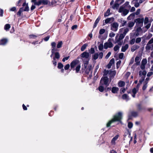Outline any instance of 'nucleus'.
<instances>
[{
    "mask_svg": "<svg viewBox=\"0 0 153 153\" xmlns=\"http://www.w3.org/2000/svg\"><path fill=\"white\" fill-rule=\"evenodd\" d=\"M122 98L123 99L127 100H129L128 97V96L126 94H125L123 95Z\"/></svg>",
    "mask_w": 153,
    "mask_h": 153,
    "instance_id": "nucleus-34",
    "label": "nucleus"
},
{
    "mask_svg": "<svg viewBox=\"0 0 153 153\" xmlns=\"http://www.w3.org/2000/svg\"><path fill=\"white\" fill-rule=\"evenodd\" d=\"M146 74V72L145 71H140L139 72V75L141 76H145Z\"/></svg>",
    "mask_w": 153,
    "mask_h": 153,
    "instance_id": "nucleus-29",
    "label": "nucleus"
},
{
    "mask_svg": "<svg viewBox=\"0 0 153 153\" xmlns=\"http://www.w3.org/2000/svg\"><path fill=\"white\" fill-rule=\"evenodd\" d=\"M135 23V21H134V22H131V21L129 22L128 23V27L130 28H131L132 27H133L134 26Z\"/></svg>",
    "mask_w": 153,
    "mask_h": 153,
    "instance_id": "nucleus-25",
    "label": "nucleus"
},
{
    "mask_svg": "<svg viewBox=\"0 0 153 153\" xmlns=\"http://www.w3.org/2000/svg\"><path fill=\"white\" fill-rule=\"evenodd\" d=\"M95 52L94 49L92 48H91L90 50V52L92 54L94 53Z\"/></svg>",
    "mask_w": 153,
    "mask_h": 153,
    "instance_id": "nucleus-62",
    "label": "nucleus"
},
{
    "mask_svg": "<svg viewBox=\"0 0 153 153\" xmlns=\"http://www.w3.org/2000/svg\"><path fill=\"white\" fill-rule=\"evenodd\" d=\"M147 82H146V83L143 85V90H145L147 87Z\"/></svg>",
    "mask_w": 153,
    "mask_h": 153,
    "instance_id": "nucleus-59",
    "label": "nucleus"
},
{
    "mask_svg": "<svg viewBox=\"0 0 153 153\" xmlns=\"http://www.w3.org/2000/svg\"><path fill=\"white\" fill-rule=\"evenodd\" d=\"M114 58L112 59L110 61L109 63L107 65V67L108 68H110L112 65L114 63Z\"/></svg>",
    "mask_w": 153,
    "mask_h": 153,
    "instance_id": "nucleus-15",
    "label": "nucleus"
},
{
    "mask_svg": "<svg viewBox=\"0 0 153 153\" xmlns=\"http://www.w3.org/2000/svg\"><path fill=\"white\" fill-rule=\"evenodd\" d=\"M105 32V30L103 29H101L99 31V34L102 35Z\"/></svg>",
    "mask_w": 153,
    "mask_h": 153,
    "instance_id": "nucleus-44",
    "label": "nucleus"
},
{
    "mask_svg": "<svg viewBox=\"0 0 153 153\" xmlns=\"http://www.w3.org/2000/svg\"><path fill=\"white\" fill-rule=\"evenodd\" d=\"M124 2V0H116L114 4L112 6L114 9H117L119 5Z\"/></svg>",
    "mask_w": 153,
    "mask_h": 153,
    "instance_id": "nucleus-9",
    "label": "nucleus"
},
{
    "mask_svg": "<svg viewBox=\"0 0 153 153\" xmlns=\"http://www.w3.org/2000/svg\"><path fill=\"white\" fill-rule=\"evenodd\" d=\"M62 41H60L58 42V44L57 45V48H61L62 47Z\"/></svg>",
    "mask_w": 153,
    "mask_h": 153,
    "instance_id": "nucleus-36",
    "label": "nucleus"
},
{
    "mask_svg": "<svg viewBox=\"0 0 153 153\" xmlns=\"http://www.w3.org/2000/svg\"><path fill=\"white\" fill-rule=\"evenodd\" d=\"M108 84L109 80L107 77L105 76L101 79L100 82V85H108Z\"/></svg>",
    "mask_w": 153,
    "mask_h": 153,
    "instance_id": "nucleus-6",
    "label": "nucleus"
},
{
    "mask_svg": "<svg viewBox=\"0 0 153 153\" xmlns=\"http://www.w3.org/2000/svg\"><path fill=\"white\" fill-rule=\"evenodd\" d=\"M80 67L81 66L80 64H78L77 65L76 68V73H78L79 71Z\"/></svg>",
    "mask_w": 153,
    "mask_h": 153,
    "instance_id": "nucleus-38",
    "label": "nucleus"
},
{
    "mask_svg": "<svg viewBox=\"0 0 153 153\" xmlns=\"http://www.w3.org/2000/svg\"><path fill=\"white\" fill-rule=\"evenodd\" d=\"M139 47L137 45H134L131 48V51L132 52H134L135 50L138 49Z\"/></svg>",
    "mask_w": 153,
    "mask_h": 153,
    "instance_id": "nucleus-26",
    "label": "nucleus"
},
{
    "mask_svg": "<svg viewBox=\"0 0 153 153\" xmlns=\"http://www.w3.org/2000/svg\"><path fill=\"white\" fill-rule=\"evenodd\" d=\"M128 44H126L124 46H123L122 48L121 51L122 52H125L128 49Z\"/></svg>",
    "mask_w": 153,
    "mask_h": 153,
    "instance_id": "nucleus-24",
    "label": "nucleus"
},
{
    "mask_svg": "<svg viewBox=\"0 0 153 153\" xmlns=\"http://www.w3.org/2000/svg\"><path fill=\"white\" fill-rule=\"evenodd\" d=\"M30 38L31 39H35L37 37V36L34 35H30L29 36Z\"/></svg>",
    "mask_w": 153,
    "mask_h": 153,
    "instance_id": "nucleus-52",
    "label": "nucleus"
},
{
    "mask_svg": "<svg viewBox=\"0 0 153 153\" xmlns=\"http://www.w3.org/2000/svg\"><path fill=\"white\" fill-rule=\"evenodd\" d=\"M147 63V60L146 59H143L142 61V64L143 65H145Z\"/></svg>",
    "mask_w": 153,
    "mask_h": 153,
    "instance_id": "nucleus-47",
    "label": "nucleus"
},
{
    "mask_svg": "<svg viewBox=\"0 0 153 153\" xmlns=\"http://www.w3.org/2000/svg\"><path fill=\"white\" fill-rule=\"evenodd\" d=\"M112 39H109L107 42L105 43L104 44V48L105 49H107L108 48H111L113 46V44L111 42Z\"/></svg>",
    "mask_w": 153,
    "mask_h": 153,
    "instance_id": "nucleus-4",
    "label": "nucleus"
},
{
    "mask_svg": "<svg viewBox=\"0 0 153 153\" xmlns=\"http://www.w3.org/2000/svg\"><path fill=\"white\" fill-rule=\"evenodd\" d=\"M115 36V34L113 32H111L109 34V36L110 37L112 38L114 37Z\"/></svg>",
    "mask_w": 153,
    "mask_h": 153,
    "instance_id": "nucleus-45",
    "label": "nucleus"
},
{
    "mask_svg": "<svg viewBox=\"0 0 153 153\" xmlns=\"http://www.w3.org/2000/svg\"><path fill=\"white\" fill-rule=\"evenodd\" d=\"M63 65L61 63H59L58 64V68L59 69H61L63 68Z\"/></svg>",
    "mask_w": 153,
    "mask_h": 153,
    "instance_id": "nucleus-42",
    "label": "nucleus"
},
{
    "mask_svg": "<svg viewBox=\"0 0 153 153\" xmlns=\"http://www.w3.org/2000/svg\"><path fill=\"white\" fill-rule=\"evenodd\" d=\"M119 90V88L117 87H113L111 90L112 92L114 94L117 93Z\"/></svg>",
    "mask_w": 153,
    "mask_h": 153,
    "instance_id": "nucleus-18",
    "label": "nucleus"
},
{
    "mask_svg": "<svg viewBox=\"0 0 153 153\" xmlns=\"http://www.w3.org/2000/svg\"><path fill=\"white\" fill-rule=\"evenodd\" d=\"M56 44L55 42H53L51 43V52L52 54L51 56V57L52 56L53 54H54L55 56L53 58H55V59H59L60 57V55L59 53L58 52L55 53V51H57V50L56 48Z\"/></svg>",
    "mask_w": 153,
    "mask_h": 153,
    "instance_id": "nucleus-2",
    "label": "nucleus"
},
{
    "mask_svg": "<svg viewBox=\"0 0 153 153\" xmlns=\"http://www.w3.org/2000/svg\"><path fill=\"white\" fill-rule=\"evenodd\" d=\"M50 1L48 0H40L37 2H35V4L39 6L42 4L44 5H47L50 4Z\"/></svg>",
    "mask_w": 153,
    "mask_h": 153,
    "instance_id": "nucleus-5",
    "label": "nucleus"
},
{
    "mask_svg": "<svg viewBox=\"0 0 153 153\" xmlns=\"http://www.w3.org/2000/svg\"><path fill=\"white\" fill-rule=\"evenodd\" d=\"M98 57V53H95L93 56V58L96 60L97 59Z\"/></svg>",
    "mask_w": 153,
    "mask_h": 153,
    "instance_id": "nucleus-39",
    "label": "nucleus"
},
{
    "mask_svg": "<svg viewBox=\"0 0 153 153\" xmlns=\"http://www.w3.org/2000/svg\"><path fill=\"white\" fill-rule=\"evenodd\" d=\"M100 86L99 87V90L100 91V92H102L104 90V88L103 86H101V85H100Z\"/></svg>",
    "mask_w": 153,
    "mask_h": 153,
    "instance_id": "nucleus-46",
    "label": "nucleus"
},
{
    "mask_svg": "<svg viewBox=\"0 0 153 153\" xmlns=\"http://www.w3.org/2000/svg\"><path fill=\"white\" fill-rule=\"evenodd\" d=\"M82 60L84 63V66L85 69L88 66V64L89 60H84L82 59Z\"/></svg>",
    "mask_w": 153,
    "mask_h": 153,
    "instance_id": "nucleus-19",
    "label": "nucleus"
},
{
    "mask_svg": "<svg viewBox=\"0 0 153 153\" xmlns=\"http://www.w3.org/2000/svg\"><path fill=\"white\" fill-rule=\"evenodd\" d=\"M125 82L122 81H120L118 83V85L120 87H123L125 85Z\"/></svg>",
    "mask_w": 153,
    "mask_h": 153,
    "instance_id": "nucleus-28",
    "label": "nucleus"
},
{
    "mask_svg": "<svg viewBox=\"0 0 153 153\" xmlns=\"http://www.w3.org/2000/svg\"><path fill=\"white\" fill-rule=\"evenodd\" d=\"M121 23L122 26H124L127 23L126 21L124 20L122 21V20H121Z\"/></svg>",
    "mask_w": 153,
    "mask_h": 153,
    "instance_id": "nucleus-49",
    "label": "nucleus"
},
{
    "mask_svg": "<svg viewBox=\"0 0 153 153\" xmlns=\"http://www.w3.org/2000/svg\"><path fill=\"white\" fill-rule=\"evenodd\" d=\"M144 24L146 25V28L148 29L151 26V23L149 21V19L148 17H146L144 20Z\"/></svg>",
    "mask_w": 153,
    "mask_h": 153,
    "instance_id": "nucleus-11",
    "label": "nucleus"
},
{
    "mask_svg": "<svg viewBox=\"0 0 153 153\" xmlns=\"http://www.w3.org/2000/svg\"><path fill=\"white\" fill-rule=\"evenodd\" d=\"M22 6L23 7H25V8L24 10V11H28L29 10V8L28 7V4H26V2H24L22 5Z\"/></svg>",
    "mask_w": 153,
    "mask_h": 153,
    "instance_id": "nucleus-17",
    "label": "nucleus"
},
{
    "mask_svg": "<svg viewBox=\"0 0 153 153\" xmlns=\"http://www.w3.org/2000/svg\"><path fill=\"white\" fill-rule=\"evenodd\" d=\"M70 67V65L69 64L66 65L65 66L64 68L65 70H68Z\"/></svg>",
    "mask_w": 153,
    "mask_h": 153,
    "instance_id": "nucleus-55",
    "label": "nucleus"
},
{
    "mask_svg": "<svg viewBox=\"0 0 153 153\" xmlns=\"http://www.w3.org/2000/svg\"><path fill=\"white\" fill-rule=\"evenodd\" d=\"M129 31V29L127 28H123L120 29V32L125 36Z\"/></svg>",
    "mask_w": 153,
    "mask_h": 153,
    "instance_id": "nucleus-12",
    "label": "nucleus"
},
{
    "mask_svg": "<svg viewBox=\"0 0 153 153\" xmlns=\"http://www.w3.org/2000/svg\"><path fill=\"white\" fill-rule=\"evenodd\" d=\"M138 91V89H137L136 88H134L132 89V93L133 94L132 95L133 97H135V95Z\"/></svg>",
    "mask_w": 153,
    "mask_h": 153,
    "instance_id": "nucleus-21",
    "label": "nucleus"
},
{
    "mask_svg": "<svg viewBox=\"0 0 153 153\" xmlns=\"http://www.w3.org/2000/svg\"><path fill=\"white\" fill-rule=\"evenodd\" d=\"M121 61L120 60H119L118 61L117 63V68L119 67L120 66V65L121 63Z\"/></svg>",
    "mask_w": 153,
    "mask_h": 153,
    "instance_id": "nucleus-48",
    "label": "nucleus"
},
{
    "mask_svg": "<svg viewBox=\"0 0 153 153\" xmlns=\"http://www.w3.org/2000/svg\"><path fill=\"white\" fill-rule=\"evenodd\" d=\"M114 21V18L111 17L108 18L105 20V23L107 24L108 23H111Z\"/></svg>",
    "mask_w": 153,
    "mask_h": 153,
    "instance_id": "nucleus-16",
    "label": "nucleus"
},
{
    "mask_svg": "<svg viewBox=\"0 0 153 153\" xmlns=\"http://www.w3.org/2000/svg\"><path fill=\"white\" fill-rule=\"evenodd\" d=\"M141 38H137L136 39V43H139L141 41Z\"/></svg>",
    "mask_w": 153,
    "mask_h": 153,
    "instance_id": "nucleus-51",
    "label": "nucleus"
},
{
    "mask_svg": "<svg viewBox=\"0 0 153 153\" xmlns=\"http://www.w3.org/2000/svg\"><path fill=\"white\" fill-rule=\"evenodd\" d=\"M140 61V58L138 56H136L135 58V61L136 62V64L137 65H139Z\"/></svg>",
    "mask_w": 153,
    "mask_h": 153,
    "instance_id": "nucleus-22",
    "label": "nucleus"
},
{
    "mask_svg": "<svg viewBox=\"0 0 153 153\" xmlns=\"http://www.w3.org/2000/svg\"><path fill=\"white\" fill-rule=\"evenodd\" d=\"M152 47V45L150 44H147L146 45V50L147 51H149L150 50Z\"/></svg>",
    "mask_w": 153,
    "mask_h": 153,
    "instance_id": "nucleus-33",
    "label": "nucleus"
},
{
    "mask_svg": "<svg viewBox=\"0 0 153 153\" xmlns=\"http://www.w3.org/2000/svg\"><path fill=\"white\" fill-rule=\"evenodd\" d=\"M124 57V53H120L119 56V58L120 59H122Z\"/></svg>",
    "mask_w": 153,
    "mask_h": 153,
    "instance_id": "nucleus-50",
    "label": "nucleus"
},
{
    "mask_svg": "<svg viewBox=\"0 0 153 153\" xmlns=\"http://www.w3.org/2000/svg\"><path fill=\"white\" fill-rule=\"evenodd\" d=\"M92 69V67L91 66H88V69L87 68L85 71V72L87 74H88L89 72L90 71H91Z\"/></svg>",
    "mask_w": 153,
    "mask_h": 153,
    "instance_id": "nucleus-32",
    "label": "nucleus"
},
{
    "mask_svg": "<svg viewBox=\"0 0 153 153\" xmlns=\"http://www.w3.org/2000/svg\"><path fill=\"white\" fill-rule=\"evenodd\" d=\"M111 53L110 52H108V54L106 55L105 56V58L106 59H108L111 55Z\"/></svg>",
    "mask_w": 153,
    "mask_h": 153,
    "instance_id": "nucleus-61",
    "label": "nucleus"
},
{
    "mask_svg": "<svg viewBox=\"0 0 153 153\" xmlns=\"http://www.w3.org/2000/svg\"><path fill=\"white\" fill-rule=\"evenodd\" d=\"M125 36L122 33L120 35L118 39H117V36L115 37L116 42L118 43L119 45H121L122 44V42H120V41L122 40L125 37Z\"/></svg>",
    "mask_w": 153,
    "mask_h": 153,
    "instance_id": "nucleus-8",
    "label": "nucleus"
},
{
    "mask_svg": "<svg viewBox=\"0 0 153 153\" xmlns=\"http://www.w3.org/2000/svg\"><path fill=\"white\" fill-rule=\"evenodd\" d=\"M103 56V53L102 52H100L98 54V56L99 57V58L100 59H101L102 58Z\"/></svg>",
    "mask_w": 153,
    "mask_h": 153,
    "instance_id": "nucleus-53",
    "label": "nucleus"
},
{
    "mask_svg": "<svg viewBox=\"0 0 153 153\" xmlns=\"http://www.w3.org/2000/svg\"><path fill=\"white\" fill-rule=\"evenodd\" d=\"M88 46V44H85L83 45L81 48V50L82 51H83L86 49L87 47Z\"/></svg>",
    "mask_w": 153,
    "mask_h": 153,
    "instance_id": "nucleus-31",
    "label": "nucleus"
},
{
    "mask_svg": "<svg viewBox=\"0 0 153 153\" xmlns=\"http://www.w3.org/2000/svg\"><path fill=\"white\" fill-rule=\"evenodd\" d=\"M7 39H2L0 41V45H4L7 43Z\"/></svg>",
    "mask_w": 153,
    "mask_h": 153,
    "instance_id": "nucleus-20",
    "label": "nucleus"
},
{
    "mask_svg": "<svg viewBox=\"0 0 153 153\" xmlns=\"http://www.w3.org/2000/svg\"><path fill=\"white\" fill-rule=\"evenodd\" d=\"M120 48V46L119 45H116L114 48V50L115 51H117L119 50Z\"/></svg>",
    "mask_w": 153,
    "mask_h": 153,
    "instance_id": "nucleus-40",
    "label": "nucleus"
},
{
    "mask_svg": "<svg viewBox=\"0 0 153 153\" xmlns=\"http://www.w3.org/2000/svg\"><path fill=\"white\" fill-rule=\"evenodd\" d=\"M119 25L117 22H114L111 25V30L116 31L118 29Z\"/></svg>",
    "mask_w": 153,
    "mask_h": 153,
    "instance_id": "nucleus-10",
    "label": "nucleus"
},
{
    "mask_svg": "<svg viewBox=\"0 0 153 153\" xmlns=\"http://www.w3.org/2000/svg\"><path fill=\"white\" fill-rule=\"evenodd\" d=\"M53 64L56 66V60L55 58H53Z\"/></svg>",
    "mask_w": 153,
    "mask_h": 153,
    "instance_id": "nucleus-58",
    "label": "nucleus"
},
{
    "mask_svg": "<svg viewBox=\"0 0 153 153\" xmlns=\"http://www.w3.org/2000/svg\"><path fill=\"white\" fill-rule=\"evenodd\" d=\"M10 27V25L9 24H7L5 25L4 29L5 30L7 31L8 30Z\"/></svg>",
    "mask_w": 153,
    "mask_h": 153,
    "instance_id": "nucleus-35",
    "label": "nucleus"
},
{
    "mask_svg": "<svg viewBox=\"0 0 153 153\" xmlns=\"http://www.w3.org/2000/svg\"><path fill=\"white\" fill-rule=\"evenodd\" d=\"M103 48V46L102 44H100L99 45V46H98V48L99 49L100 51L102 50Z\"/></svg>",
    "mask_w": 153,
    "mask_h": 153,
    "instance_id": "nucleus-41",
    "label": "nucleus"
},
{
    "mask_svg": "<svg viewBox=\"0 0 153 153\" xmlns=\"http://www.w3.org/2000/svg\"><path fill=\"white\" fill-rule=\"evenodd\" d=\"M24 11V9H23V7H21V8L19 11H18V12L17 13V15H19V16H21V13L23 11Z\"/></svg>",
    "mask_w": 153,
    "mask_h": 153,
    "instance_id": "nucleus-30",
    "label": "nucleus"
},
{
    "mask_svg": "<svg viewBox=\"0 0 153 153\" xmlns=\"http://www.w3.org/2000/svg\"><path fill=\"white\" fill-rule=\"evenodd\" d=\"M135 14L134 13L131 14L127 18V19L128 20H130L134 18Z\"/></svg>",
    "mask_w": 153,
    "mask_h": 153,
    "instance_id": "nucleus-27",
    "label": "nucleus"
},
{
    "mask_svg": "<svg viewBox=\"0 0 153 153\" xmlns=\"http://www.w3.org/2000/svg\"><path fill=\"white\" fill-rule=\"evenodd\" d=\"M153 43V39L152 38L148 42V44L151 45Z\"/></svg>",
    "mask_w": 153,
    "mask_h": 153,
    "instance_id": "nucleus-64",
    "label": "nucleus"
},
{
    "mask_svg": "<svg viewBox=\"0 0 153 153\" xmlns=\"http://www.w3.org/2000/svg\"><path fill=\"white\" fill-rule=\"evenodd\" d=\"M16 9V8L15 7H13L11 8L10 10V11H15Z\"/></svg>",
    "mask_w": 153,
    "mask_h": 153,
    "instance_id": "nucleus-63",
    "label": "nucleus"
},
{
    "mask_svg": "<svg viewBox=\"0 0 153 153\" xmlns=\"http://www.w3.org/2000/svg\"><path fill=\"white\" fill-rule=\"evenodd\" d=\"M79 63V61L78 60H74L73 61L71 64V69L74 68Z\"/></svg>",
    "mask_w": 153,
    "mask_h": 153,
    "instance_id": "nucleus-13",
    "label": "nucleus"
},
{
    "mask_svg": "<svg viewBox=\"0 0 153 153\" xmlns=\"http://www.w3.org/2000/svg\"><path fill=\"white\" fill-rule=\"evenodd\" d=\"M118 135H116L114 138H113L111 141V143L112 144H115V141L118 138Z\"/></svg>",
    "mask_w": 153,
    "mask_h": 153,
    "instance_id": "nucleus-23",
    "label": "nucleus"
},
{
    "mask_svg": "<svg viewBox=\"0 0 153 153\" xmlns=\"http://www.w3.org/2000/svg\"><path fill=\"white\" fill-rule=\"evenodd\" d=\"M80 57L84 60H89L88 58L89 56V53L86 52H84L82 53L80 55Z\"/></svg>",
    "mask_w": 153,
    "mask_h": 153,
    "instance_id": "nucleus-7",
    "label": "nucleus"
},
{
    "mask_svg": "<svg viewBox=\"0 0 153 153\" xmlns=\"http://www.w3.org/2000/svg\"><path fill=\"white\" fill-rule=\"evenodd\" d=\"M133 126V124L130 122H128V126L129 128H131Z\"/></svg>",
    "mask_w": 153,
    "mask_h": 153,
    "instance_id": "nucleus-43",
    "label": "nucleus"
},
{
    "mask_svg": "<svg viewBox=\"0 0 153 153\" xmlns=\"http://www.w3.org/2000/svg\"><path fill=\"white\" fill-rule=\"evenodd\" d=\"M111 13H110V9H108L106 13H105V16H109Z\"/></svg>",
    "mask_w": 153,
    "mask_h": 153,
    "instance_id": "nucleus-37",
    "label": "nucleus"
},
{
    "mask_svg": "<svg viewBox=\"0 0 153 153\" xmlns=\"http://www.w3.org/2000/svg\"><path fill=\"white\" fill-rule=\"evenodd\" d=\"M140 9H138L137 10L136 12L134 13L135 14L137 15H139L140 13Z\"/></svg>",
    "mask_w": 153,
    "mask_h": 153,
    "instance_id": "nucleus-54",
    "label": "nucleus"
},
{
    "mask_svg": "<svg viewBox=\"0 0 153 153\" xmlns=\"http://www.w3.org/2000/svg\"><path fill=\"white\" fill-rule=\"evenodd\" d=\"M122 113L121 112H119L114 116V118L112 120L108 122L107 124V127H108L110 126L112 123L115 121H120L122 118Z\"/></svg>",
    "mask_w": 153,
    "mask_h": 153,
    "instance_id": "nucleus-3",
    "label": "nucleus"
},
{
    "mask_svg": "<svg viewBox=\"0 0 153 153\" xmlns=\"http://www.w3.org/2000/svg\"><path fill=\"white\" fill-rule=\"evenodd\" d=\"M131 115L134 117H135L137 115V113L135 112H131Z\"/></svg>",
    "mask_w": 153,
    "mask_h": 153,
    "instance_id": "nucleus-56",
    "label": "nucleus"
},
{
    "mask_svg": "<svg viewBox=\"0 0 153 153\" xmlns=\"http://www.w3.org/2000/svg\"><path fill=\"white\" fill-rule=\"evenodd\" d=\"M100 19V18L99 17H98V18L96 20L95 22L96 23H97V24L99 22Z\"/></svg>",
    "mask_w": 153,
    "mask_h": 153,
    "instance_id": "nucleus-60",
    "label": "nucleus"
},
{
    "mask_svg": "<svg viewBox=\"0 0 153 153\" xmlns=\"http://www.w3.org/2000/svg\"><path fill=\"white\" fill-rule=\"evenodd\" d=\"M124 5H125V6H121L118 10V12L121 13V15L124 16L126 15L129 12V10L126 9L125 7L126 6V7L128 8H130L131 7V6L129 5V2H126Z\"/></svg>",
    "mask_w": 153,
    "mask_h": 153,
    "instance_id": "nucleus-1",
    "label": "nucleus"
},
{
    "mask_svg": "<svg viewBox=\"0 0 153 153\" xmlns=\"http://www.w3.org/2000/svg\"><path fill=\"white\" fill-rule=\"evenodd\" d=\"M69 56H68V57L63 58L62 60V61H63V62H65L66 60H68L69 58Z\"/></svg>",
    "mask_w": 153,
    "mask_h": 153,
    "instance_id": "nucleus-57",
    "label": "nucleus"
},
{
    "mask_svg": "<svg viewBox=\"0 0 153 153\" xmlns=\"http://www.w3.org/2000/svg\"><path fill=\"white\" fill-rule=\"evenodd\" d=\"M144 21V19L142 18H137L134 20L135 22L137 24H140L143 25Z\"/></svg>",
    "mask_w": 153,
    "mask_h": 153,
    "instance_id": "nucleus-14",
    "label": "nucleus"
}]
</instances>
